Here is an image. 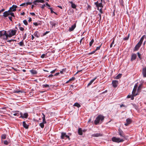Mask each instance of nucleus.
I'll use <instances>...</instances> for the list:
<instances>
[{
    "mask_svg": "<svg viewBox=\"0 0 146 146\" xmlns=\"http://www.w3.org/2000/svg\"><path fill=\"white\" fill-rule=\"evenodd\" d=\"M21 116L19 117L20 118H27L28 116V113H25L23 115L22 113H20Z\"/></svg>",
    "mask_w": 146,
    "mask_h": 146,
    "instance_id": "9",
    "label": "nucleus"
},
{
    "mask_svg": "<svg viewBox=\"0 0 146 146\" xmlns=\"http://www.w3.org/2000/svg\"><path fill=\"white\" fill-rule=\"evenodd\" d=\"M49 85L47 84L42 85V87L43 88H47L49 87Z\"/></svg>",
    "mask_w": 146,
    "mask_h": 146,
    "instance_id": "40",
    "label": "nucleus"
},
{
    "mask_svg": "<svg viewBox=\"0 0 146 146\" xmlns=\"http://www.w3.org/2000/svg\"><path fill=\"white\" fill-rule=\"evenodd\" d=\"M53 76H54V75H53L51 74L49 75L48 77V78H52Z\"/></svg>",
    "mask_w": 146,
    "mask_h": 146,
    "instance_id": "60",
    "label": "nucleus"
},
{
    "mask_svg": "<svg viewBox=\"0 0 146 146\" xmlns=\"http://www.w3.org/2000/svg\"><path fill=\"white\" fill-rule=\"evenodd\" d=\"M6 135L5 134H2L1 136V138L2 139H6Z\"/></svg>",
    "mask_w": 146,
    "mask_h": 146,
    "instance_id": "35",
    "label": "nucleus"
},
{
    "mask_svg": "<svg viewBox=\"0 0 146 146\" xmlns=\"http://www.w3.org/2000/svg\"><path fill=\"white\" fill-rule=\"evenodd\" d=\"M129 34H128V35L127 36L123 38L124 40H127L128 39L129 37Z\"/></svg>",
    "mask_w": 146,
    "mask_h": 146,
    "instance_id": "41",
    "label": "nucleus"
},
{
    "mask_svg": "<svg viewBox=\"0 0 146 146\" xmlns=\"http://www.w3.org/2000/svg\"><path fill=\"white\" fill-rule=\"evenodd\" d=\"M34 35L37 38H39L40 36V33L37 31H36L34 33Z\"/></svg>",
    "mask_w": 146,
    "mask_h": 146,
    "instance_id": "19",
    "label": "nucleus"
},
{
    "mask_svg": "<svg viewBox=\"0 0 146 146\" xmlns=\"http://www.w3.org/2000/svg\"><path fill=\"white\" fill-rule=\"evenodd\" d=\"M34 2L43 3V1L41 0H36Z\"/></svg>",
    "mask_w": 146,
    "mask_h": 146,
    "instance_id": "37",
    "label": "nucleus"
},
{
    "mask_svg": "<svg viewBox=\"0 0 146 146\" xmlns=\"http://www.w3.org/2000/svg\"><path fill=\"white\" fill-rule=\"evenodd\" d=\"M30 14L32 16H35V14L34 13H30Z\"/></svg>",
    "mask_w": 146,
    "mask_h": 146,
    "instance_id": "59",
    "label": "nucleus"
},
{
    "mask_svg": "<svg viewBox=\"0 0 146 146\" xmlns=\"http://www.w3.org/2000/svg\"><path fill=\"white\" fill-rule=\"evenodd\" d=\"M8 18L11 21H12V17H9Z\"/></svg>",
    "mask_w": 146,
    "mask_h": 146,
    "instance_id": "56",
    "label": "nucleus"
},
{
    "mask_svg": "<svg viewBox=\"0 0 146 146\" xmlns=\"http://www.w3.org/2000/svg\"><path fill=\"white\" fill-rule=\"evenodd\" d=\"M23 23L25 25H28V23L26 20H24L23 21Z\"/></svg>",
    "mask_w": 146,
    "mask_h": 146,
    "instance_id": "45",
    "label": "nucleus"
},
{
    "mask_svg": "<svg viewBox=\"0 0 146 146\" xmlns=\"http://www.w3.org/2000/svg\"><path fill=\"white\" fill-rule=\"evenodd\" d=\"M144 36H143L141 37L139 42L141 44H142L143 41L144 40Z\"/></svg>",
    "mask_w": 146,
    "mask_h": 146,
    "instance_id": "32",
    "label": "nucleus"
},
{
    "mask_svg": "<svg viewBox=\"0 0 146 146\" xmlns=\"http://www.w3.org/2000/svg\"><path fill=\"white\" fill-rule=\"evenodd\" d=\"M32 3H31V2H27V3H26V4L27 6L28 5H31L32 4Z\"/></svg>",
    "mask_w": 146,
    "mask_h": 146,
    "instance_id": "51",
    "label": "nucleus"
},
{
    "mask_svg": "<svg viewBox=\"0 0 146 146\" xmlns=\"http://www.w3.org/2000/svg\"><path fill=\"white\" fill-rule=\"evenodd\" d=\"M142 73L143 77H146V67L143 68Z\"/></svg>",
    "mask_w": 146,
    "mask_h": 146,
    "instance_id": "14",
    "label": "nucleus"
},
{
    "mask_svg": "<svg viewBox=\"0 0 146 146\" xmlns=\"http://www.w3.org/2000/svg\"><path fill=\"white\" fill-rule=\"evenodd\" d=\"M23 127L26 129H28L29 128V125L27 124L25 121L23 122Z\"/></svg>",
    "mask_w": 146,
    "mask_h": 146,
    "instance_id": "16",
    "label": "nucleus"
},
{
    "mask_svg": "<svg viewBox=\"0 0 146 146\" xmlns=\"http://www.w3.org/2000/svg\"><path fill=\"white\" fill-rule=\"evenodd\" d=\"M8 38L7 33L6 31L2 30L0 31V39L6 40Z\"/></svg>",
    "mask_w": 146,
    "mask_h": 146,
    "instance_id": "2",
    "label": "nucleus"
},
{
    "mask_svg": "<svg viewBox=\"0 0 146 146\" xmlns=\"http://www.w3.org/2000/svg\"><path fill=\"white\" fill-rule=\"evenodd\" d=\"M17 30L11 29L7 31V35L8 37H11L16 35Z\"/></svg>",
    "mask_w": 146,
    "mask_h": 146,
    "instance_id": "3",
    "label": "nucleus"
},
{
    "mask_svg": "<svg viewBox=\"0 0 146 146\" xmlns=\"http://www.w3.org/2000/svg\"><path fill=\"white\" fill-rule=\"evenodd\" d=\"M61 139H64L65 138L66 139H68L69 140H70V138L69 136L67 135L66 133L64 132H62L61 133Z\"/></svg>",
    "mask_w": 146,
    "mask_h": 146,
    "instance_id": "7",
    "label": "nucleus"
},
{
    "mask_svg": "<svg viewBox=\"0 0 146 146\" xmlns=\"http://www.w3.org/2000/svg\"><path fill=\"white\" fill-rule=\"evenodd\" d=\"M42 114L43 115V116L42 117V120H43L42 122H43V123H46V122L45 120V115L43 113H42Z\"/></svg>",
    "mask_w": 146,
    "mask_h": 146,
    "instance_id": "28",
    "label": "nucleus"
},
{
    "mask_svg": "<svg viewBox=\"0 0 146 146\" xmlns=\"http://www.w3.org/2000/svg\"><path fill=\"white\" fill-rule=\"evenodd\" d=\"M97 7L98 8V10H99V7H102V8L103 7V5H102V3H98V6Z\"/></svg>",
    "mask_w": 146,
    "mask_h": 146,
    "instance_id": "30",
    "label": "nucleus"
},
{
    "mask_svg": "<svg viewBox=\"0 0 146 146\" xmlns=\"http://www.w3.org/2000/svg\"><path fill=\"white\" fill-rule=\"evenodd\" d=\"M57 69H55L52 71L50 72V73L51 74L54 73L56 71Z\"/></svg>",
    "mask_w": 146,
    "mask_h": 146,
    "instance_id": "48",
    "label": "nucleus"
},
{
    "mask_svg": "<svg viewBox=\"0 0 146 146\" xmlns=\"http://www.w3.org/2000/svg\"><path fill=\"white\" fill-rule=\"evenodd\" d=\"M4 144L6 145H7L8 144V142L6 141H4Z\"/></svg>",
    "mask_w": 146,
    "mask_h": 146,
    "instance_id": "50",
    "label": "nucleus"
},
{
    "mask_svg": "<svg viewBox=\"0 0 146 146\" xmlns=\"http://www.w3.org/2000/svg\"><path fill=\"white\" fill-rule=\"evenodd\" d=\"M24 40H22L19 43H18V44H19L20 46H24L25 45L24 44Z\"/></svg>",
    "mask_w": 146,
    "mask_h": 146,
    "instance_id": "26",
    "label": "nucleus"
},
{
    "mask_svg": "<svg viewBox=\"0 0 146 146\" xmlns=\"http://www.w3.org/2000/svg\"><path fill=\"white\" fill-rule=\"evenodd\" d=\"M103 136L102 134L101 133H94L92 135V137H98Z\"/></svg>",
    "mask_w": 146,
    "mask_h": 146,
    "instance_id": "13",
    "label": "nucleus"
},
{
    "mask_svg": "<svg viewBox=\"0 0 146 146\" xmlns=\"http://www.w3.org/2000/svg\"><path fill=\"white\" fill-rule=\"evenodd\" d=\"M126 121L127 122L125 124V125L126 126H127L128 125L130 124L132 121L131 119L129 118L127 119H126Z\"/></svg>",
    "mask_w": 146,
    "mask_h": 146,
    "instance_id": "15",
    "label": "nucleus"
},
{
    "mask_svg": "<svg viewBox=\"0 0 146 146\" xmlns=\"http://www.w3.org/2000/svg\"><path fill=\"white\" fill-rule=\"evenodd\" d=\"M65 69H62V71H60V73L61 74H63V72H65Z\"/></svg>",
    "mask_w": 146,
    "mask_h": 146,
    "instance_id": "53",
    "label": "nucleus"
},
{
    "mask_svg": "<svg viewBox=\"0 0 146 146\" xmlns=\"http://www.w3.org/2000/svg\"><path fill=\"white\" fill-rule=\"evenodd\" d=\"M137 54L139 58L140 59H141V54H140V53L139 52H138L137 53Z\"/></svg>",
    "mask_w": 146,
    "mask_h": 146,
    "instance_id": "46",
    "label": "nucleus"
},
{
    "mask_svg": "<svg viewBox=\"0 0 146 146\" xmlns=\"http://www.w3.org/2000/svg\"><path fill=\"white\" fill-rule=\"evenodd\" d=\"M121 74H119L117 75L115 78L116 79H119L121 78Z\"/></svg>",
    "mask_w": 146,
    "mask_h": 146,
    "instance_id": "31",
    "label": "nucleus"
},
{
    "mask_svg": "<svg viewBox=\"0 0 146 146\" xmlns=\"http://www.w3.org/2000/svg\"><path fill=\"white\" fill-rule=\"evenodd\" d=\"M135 96H133V94L131 95H129L127 96V98H131V100H133L134 99V97Z\"/></svg>",
    "mask_w": 146,
    "mask_h": 146,
    "instance_id": "24",
    "label": "nucleus"
},
{
    "mask_svg": "<svg viewBox=\"0 0 146 146\" xmlns=\"http://www.w3.org/2000/svg\"><path fill=\"white\" fill-rule=\"evenodd\" d=\"M137 89V88H134L133 90L132 91V94H133V96H136L137 95V94L135 93Z\"/></svg>",
    "mask_w": 146,
    "mask_h": 146,
    "instance_id": "22",
    "label": "nucleus"
},
{
    "mask_svg": "<svg viewBox=\"0 0 146 146\" xmlns=\"http://www.w3.org/2000/svg\"><path fill=\"white\" fill-rule=\"evenodd\" d=\"M19 29L20 31H23L24 30V28L21 27H19Z\"/></svg>",
    "mask_w": 146,
    "mask_h": 146,
    "instance_id": "49",
    "label": "nucleus"
},
{
    "mask_svg": "<svg viewBox=\"0 0 146 146\" xmlns=\"http://www.w3.org/2000/svg\"><path fill=\"white\" fill-rule=\"evenodd\" d=\"M102 45V44L100 45V46H98V47H97L96 48V49L95 50V51H97V50H100V47Z\"/></svg>",
    "mask_w": 146,
    "mask_h": 146,
    "instance_id": "42",
    "label": "nucleus"
},
{
    "mask_svg": "<svg viewBox=\"0 0 146 146\" xmlns=\"http://www.w3.org/2000/svg\"><path fill=\"white\" fill-rule=\"evenodd\" d=\"M49 32V31H46L45 33H44L43 34V36H45Z\"/></svg>",
    "mask_w": 146,
    "mask_h": 146,
    "instance_id": "58",
    "label": "nucleus"
},
{
    "mask_svg": "<svg viewBox=\"0 0 146 146\" xmlns=\"http://www.w3.org/2000/svg\"><path fill=\"white\" fill-rule=\"evenodd\" d=\"M74 106L77 107L78 108L81 106V105H80V104L77 102L75 103L74 105Z\"/></svg>",
    "mask_w": 146,
    "mask_h": 146,
    "instance_id": "29",
    "label": "nucleus"
},
{
    "mask_svg": "<svg viewBox=\"0 0 146 146\" xmlns=\"http://www.w3.org/2000/svg\"><path fill=\"white\" fill-rule=\"evenodd\" d=\"M96 77H95L94 79H93L92 80H91L90 82L88 84L87 87H88L89 86H90L93 83V82L96 80Z\"/></svg>",
    "mask_w": 146,
    "mask_h": 146,
    "instance_id": "21",
    "label": "nucleus"
},
{
    "mask_svg": "<svg viewBox=\"0 0 146 146\" xmlns=\"http://www.w3.org/2000/svg\"><path fill=\"white\" fill-rule=\"evenodd\" d=\"M112 140L113 141L117 143L122 142L124 141V140L123 139H120L119 138H117L116 137H112Z\"/></svg>",
    "mask_w": 146,
    "mask_h": 146,
    "instance_id": "5",
    "label": "nucleus"
},
{
    "mask_svg": "<svg viewBox=\"0 0 146 146\" xmlns=\"http://www.w3.org/2000/svg\"><path fill=\"white\" fill-rule=\"evenodd\" d=\"M95 4L96 5V7H97L98 6V1H97V2L95 3Z\"/></svg>",
    "mask_w": 146,
    "mask_h": 146,
    "instance_id": "61",
    "label": "nucleus"
},
{
    "mask_svg": "<svg viewBox=\"0 0 146 146\" xmlns=\"http://www.w3.org/2000/svg\"><path fill=\"white\" fill-rule=\"evenodd\" d=\"M10 15L11 17H15V15L13 12L8 11H5L3 13V16L5 17H7L9 15Z\"/></svg>",
    "mask_w": 146,
    "mask_h": 146,
    "instance_id": "4",
    "label": "nucleus"
},
{
    "mask_svg": "<svg viewBox=\"0 0 146 146\" xmlns=\"http://www.w3.org/2000/svg\"><path fill=\"white\" fill-rule=\"evenodd\" d=\"M49 9H50L51 13H54V11H53L52 10V8H49Z\"/></svg>",
    "mask_w": 146,
    "mask_h": 146,
    "instance_id": "54",
    "label": "nucleus"
},
{
    "mask_svg": "<svg viewBox=\"0 0 146 146\" xmlns=\"http://www.w3.org/2000/svg\"><path fill=\"white\" fill-rule=\"evenodd\" d=\"M78 133L80 135H82L83 134L81 128H79L78 130Z\"/></svg>",
    "mask_w": 146,
    "mask_h": 146,
    "instance_id": "25",
    "label": "nucleus"
},
{
    "mask_svg": "<svg viewBox=\"0 0 146 146\" xmlns=\"http://www.w3.org/2000/svg\"><path fill=\"white\" fill-rule=\"evenodd\" d=\"M45 123H43V122H42V123H40L39 125L41 128H43L44 127V124Z\"/></svg>",
    "mask_w": 146,
    "mask_h": 146,
    "instance_id": "33",
    "label": "nucleus"
},
{
    "mask_svg": "<svg viewBox=\"0 0 146 146\" xmlns=\"http://www.w3.org/2000/svg\"><path fill=\"white\" fill-rule=\"evenodd\" d=\"M142 44L140 43L139 42H138V43L137 44V45L135 46V49H134V51H136L137 50L140 46H141Z\"/></svg>",
    "mask_w": 146,
    "mask_h": 146,
    "instance_id": "12",
    "label": "nucleus"
},
{
    "mask_svg": "<svg viewBox=\"0 0 146 146\" xmlns=\"http://www.w3.org/2000/svg\"><path fill=\"white\" fill-rule=\"evenodd\" d=\"M27 36V33H25L24 35L23 36V40H24L26 38Z\"/></svg>",
    "mask_w": 146,
    "mask_h": 146,
    "instance_id": "43",
    "label": "nucleus"
},
{
    "mask_svg": "<svg viewBox=\"0 0 146 146\" xmlns=\"http://www.w3.org/2000/svg\"><path fill=\"white\" fill-rule=\"evenodd\" d=\"M14 92L15 93H22V91H21L20 90H14Z\"/></svg>",
    "mask_w": 146,
    "mask_h": 146,
    "instance_id": "38",
    "label": "nucleus"
},
{
    "mask_svg": "<svg viewBox=\"0 0 146 146\" xmlns=\"http://www.w3.org/2000/svg\"><path fill=\"white\" fill-rule=\"evenodd\" d=\"M71 5V7L73 9H75L76 7V6L75 4L72 1H70V2Z\"/></svg>",
    "mask_w": 146,
    "mask_h": 146,
    "instance_id": "27",
    "label": "nucleus"
},
{
    "mask_svg": "<svg viewBox=\"0 0 146 146\" xmlns=\"http://www.w3.org/2000/svg\"><path fill=\"white\" fill-rule=\"evenodd\" d=\"M114 40L115 39L114 38H113V40L112 42H111V44L110 45V47L111 48L113 46V44L114 43Z\"/></svg>",
    "mask_w": 146,
    "mask_h": 146,
    "instance_id": "39",
    "label": "nucleus"
},
{
    "mask_svg": "<svg viewBox=\"0 0 146 146\" xmlns=\"http://www.w3.org/2000/svg\"><path fill=\"white\" fill-rule=\"evenodd\" d=\"M143 84H141L138 86L137 88V91L138 92H140L141 91V90L142 88Z\"/></svg>",
    "mask_w": 146,
    "mask_h": 146,
    "instance_id": "20",
    "label": "nucleus"
},
{
    "mask_svg": "<svg viewBox=\"0 0 146 146\" xmlns=\"http://www.w3.org/2000/svg\"><path fill=\"white\" fill-rule=\"evenodd\" d=\"M15 41V42H16V40H13V39H11V40H8L7 41V42H11L12 41Z\"/></svg>",
    "mask_w": 146,
    "mask_h": 146,
    "instance_id": "47",
    "label": "nucleus"
},
{
    "mask_svg": "<svg viewBox=\"0 0 146 146\" xmlns=\"http://www.w3.org/2000/svg\"><path fill=\"white\" fill-rule=\"evenodd\" d=\"M33 24L36 26H37L38 25L37 23H33Z\"/></svg>",
    "mask_w": 146,
    "mask_h": 146,
    "instance_id": "63",
    "label": "nucleus"
},
{
    "mask_svg": "<svg viewBox=\"0 0 146 146\" xmlns=\"http://www.w3.org/2000/svg\"><path fill=\"white\" fill-rule=\"evenodd\" d=\"M99 11H100V13L101 14H102L103 13V12L102 10V9L101 8V9H100L99 10Z\"/></svg>",
    "mask_w": 146,
    "mask_h": 146,
    "instance_id": "62",
    "label": "nucleus"
},
{
    "mask_svg": "<svg viewBox=\"0 0 146 146\" xmlns=\"http://www.w3.org/2000/svg\"><path fill=\"white\" fill-rule=\"evenodd\" d=\"M104 117L103 115H99L94 121V123L96 125L100 124L102 123L104 119Z\"/></svg>",
    "mask_w": 146,
    "mask_h": 146,
    "instance_id": "1",
    "label": "nucleus"
},
{
    "mask_svg": "<svg viewBox=\"0 0 146 146\" xmlns=\"http://www.w3.org/2000/svg\"><path fill=\"white\" fill-rule=\"evenodd\" d=\"M118 133L121 138H125V135L123 131L120 129H119L118 130Z\"/></svg>",
    "mask_w": 146,
    "mask_h": 146,
    "instance_id": "8",
    "label": "nucleus"
},
{
    "mask_svg": "<svg viewBox=\"0 0 146 146\" xmlns=\"http://www.w3.org/2000/svg\"><path fill=\"white\" fill-rule=\"evenodd\" d=\"M94 40L93 38H92L91 41L89 43V45L90 46H92V45L93 44V42H94Z\"/></svg>",
    "mask_w": 146,
    "mask_h": 146,
    "instance_id": "34",
    "label": "nucleus"
},
{
    "mask_svg": "<svg viewBox=\"0 0 146 146\" xmlns=\"http://www.w3.org/2000/svg\"><path fill=\"white\" fill-rule=\"evenodd\" d=\"M50 24L52 25V27H55L56 25V21H51L50 22Z\"/></svg>",
    "mask_w": 146,
    "mask_h": 146,
    "instance_id": "18",
    "label": "nucleus"
},
{
    "mask_svg": "<svg viewBox=\"0 0 146 146\" xmlns=\"http://www.w3.org/2000/svg\"><path fill=\"white\" fill-rule=\"evenodd\" d=\"M137 57L136 54H132L131 56V61H132L136 59Z\"/></svg>",
    "mask_w": 146,
    "mask_h": 146,
    "instance_id": "17",
    "label": "nucleus"
},
{
    "mask_svg": "<svg viewBox=\"0 0 146 146\" xmlns=\"http://www.w3.org/2000/svg\"><path fill=\"white\" fill-rule=\"evenodd\" d=\"M45 56V54H43L41 56V58H44V57Z\"/></svg>",
    "mask_w": 146,
    "mask_h": 146,
    "instance_id": "55",
    "label": "nucleus"
},
{
    "mask_svg": "<svg viewBox=\"0 0 146 146\" xmlns=\"http://www.w3.org/2000/svg\"><path fill=\"white\" fill-rule=\"evenodd\" d=\"M17 6L14 5H13L12 6L9 8V9L7 11L9 12H15L16 11V8Z\"/></svg>",
    "mask_w": 146,
    "mask_h": 146,
    "instance_id": "6",
    "label": "nucleus"
},
{
    "mask_svg": "<svg viewBox=\"0 0 146 146\" xmlns=\"http://www.w3.org/2000/svg\"><path fill=\"white\" fill-rule=\"evenodd\" d=\"M45 7V4H44L42 5L41 7L42 9H44Z\"/></svg>",
    "mask_w": 146,
    "mask_h": 146,
    "instance_id": "64",
    "label": "nucleus"
},
{
    "mask_svg": "<svg viewBox=\"0 0 146 146\" xmlns=\"http://www.w3.org/2000/svg\"><path fill=\"white\" fill-rule=\"evenodd\" d=\"M112 84L113 87L115 88L117 86L118 84V81L116 80H113L112 81Z\"/></svg>",
    "mask_w": 146,
    "mask_h": 146,
    "instance_id": "10",
    "label": "nucleus"
},
{
    "mask_svg": "<svg viewBox=\"0 0 146 146\" xmlns=\"http://www.w3.org/2000/svg\"><path fill=\"white\" fill-rule=\"evenodd\" d=\"M13 115L14 116H19V113H15L13 114Z\"/></svg>",
    "mask_w": 146,
    "mask_h": 146,
    "instance_id": "57",
    "label": "nucleus"
},
{
    "mask_svg": "<svg viewBox=\"0 0 146 146\" xmlns=\"http://www.w3.org/2000/svg\"><path fill=\"white\" fill-rule=\"evenodd\" d=\"M75 77H73L71 78L69 80V81H70V82L71 81L74 80H75Z\"/></svg>",
    "mask_w": 146,
    "mask_h": 146,
    "instance_id": "44",
    "label": "nucleus"
},
{
    "mask_svg": "<svg viewBox=\"0 0 146 146\" xmlns=\"http://www.w3.org/2000/svg\"><path fill=\"white\" fill-rule=\"evenodd\" d=\"M76 23H75L73 25H72L71 27H70L69 28V29L68 30L69 31L71 32L73 31L76 27Z\"/></svg>",
    "mask_w": 146,
    "mask_h": 146,
    "instance_id": "11",
    "label": "nucleus"
},
{
    "mask_svg": "<svg viewBox=\"0 0 146 146\" xmlns=\"http://www.w3.org/2000/svg\"><path fill=\"white\" fill-rule=\"evenodd\" d=\"M96 52V51H95V50L90 53H89L88 54L90 55V54H92L95 53Z\"/></svg>",
    "mask_w": 146,
    "mask_h": 146,
    "instance_id": "52",
    "label": "nucleus"
},
{
    "mask_svg": "<svg viewBox=\"0 0 146 146\" xmlns=\"http://www.w3.org/2000/svg\"><path fill=\"white\" fill-rule=\"evenodd\" d=\"M120 4L122 6H124L123 1V0H119Z\"/></svg>",
    "mask_w": 146,
    "mask_h": 146,
    "instance_id": "36",
    "label": "nucleus"
},
{
    "mask_svg": "<svg viewBox=\"0 0 146 146\" xmlns=\"http://www.w3.org/2000/svg\"><path fill=\"white\" fill-rule=\"evenodd\" d=\"M30 71V72L33 74H36L37 73V72L36 71L33 69L31 70Z\"/></svg>",
    "mask_w": 146,
    "mask_h": 146,
    "instance_id": "23",
    "label": "nucleus"
}]
</instances>
